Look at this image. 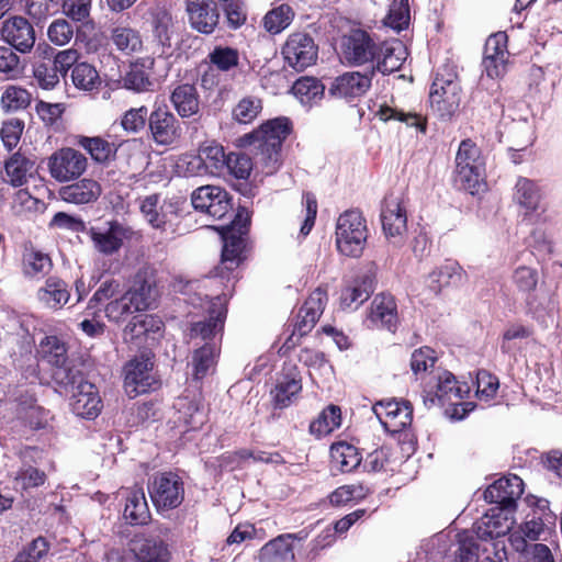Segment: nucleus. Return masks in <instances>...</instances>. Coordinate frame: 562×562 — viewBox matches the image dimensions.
<instances>
[{
	"instance_id": "nucleus-1",
	"label": "nucleus",
	"mask_w": 562,
	"mask_h": 562,
	"mask_svg": "<svg viewBox=\"0 0 562 562\" xmlns=\"http://www.w3.org/2000/svg\"><path fill=\"white\" fill-rule=\"evenodd\" d=\"M290 132L291 122L282 116L267 121L249 135L257 148L256 165L261 166V173L269 176L279 169L281 146Z\"/></svg>"
},
{
	"instance_id": "nucleus-2",
	"label": "nucleus",
	"mask_w": 562,
	"mask_h": 562,
	"mask_svg": "<svg viewBox=\"0 0 562 562\" xmlns=\"http://www.w3.org/2000/svg\"><path fill=\"white\" fill-rule=\"evenodd\" d=\"M382 43L374 34L353 27V67L366 66L363 74L353 71V94H364L375 74L374 61L380 57Z\"/></svg>"
},
{
	"instance_id": "nucleus-3",
	"label": "nucleus",
	"mask_w": 562,
	"mask_h": 562,
	"mask_svg": "<svg viewBox=\"0 0 562 562\" xmlns=\"http://www.w3.org/2000/svg\"><path fill=\"white\" fill-rule=\"evenodd\" d=\"M485 160L481 149L471 139L461 142L456 156V183L475 194L485 188Z\"/></svg>"
},
{
	"instance_id": "nucleus-4",
	"label": "nucleus",
	"mask_w": 562,
	"mask_h": 562,
	"mask_svg": "<svg viewBox=\"0 0 562 562\" xmlns=\"http://www.w3.org/2000/svg\"><path fill=\"white\" fill-rule=\"evenodd\" d=\"M40 360L52 368V378L56 384L68 389L77 382L79 370L70 366L66 342L57 336L43 337L36 348Z\"/></svg>"
},
{
	"instance_id": "nucleus-5",
	"label": "nucleus",
	"mask_w": 562,
	"mask_h": 562,
	"mask_svg": "<svg viewBox=\"0 0 562 562\" xmlns=\"http://www.w3.org/2000/svg\"><path fill=\"white\" fill-rule=\"evenodd\" d=\"M382 229L386 239L394 246L404 244L407 232V210L402 193L385 196L381 211Z\"/></svg>"
},
{
	"instance_id": "nucleus-6",
	"label": "nucleus",
	"mask_w": 562,
	"mask_h": 562,
	"mask_svg": "<svg viewBox=\"0 0 562 562\" xmlns=\"http://www.w3.org/2000/svg\"><path fill=\"white\" fill-rule=\"evenodd\" d=\"M47 167L53 179L65 183L79 179L86 172L88 158L75 148L64 147L49 156Z\"/></svg>"
},
{
	"instance_id": "nucleus-7",
	"label": "nucleus",
	"mask_w": 562,
	"mask_h": 562,
	"mask_svg": "<svg viewBox=\"0 0 562 562\" xmlns=\"http://www.w3.org/2000/svg\"><path fill=\"white\" fill-rule=\"evenodd\" d=\"M460 86L454 75L445 77L437 74L429 92V103L435 113L441 119H450L460 104Z\"/></svg>"
},
{
	"instance_id": "nucleus-8",
	"label": "nucleus",
	"mask_w": 562,
	"mask_h": 562,
	"mask_svg": "<svg viewBox=\"0 0 562 562\" xmlns=\"http://www.w3.org/2000/svg\"><path fill=\"white\" fill-rule=\"evenodd\" d=\"M148 492L158 510L177 508L184 498L183 482L172 472L156 474L148 485Z\"/></svg>"
},
{
	"instance_id": "nucleus-9",
	"label": "nucleus",
	"mask_w": 562,
	"mask_h": 562,
	"mask_svg": "<svg viewBox=\"0 0 562 562\" xmlns=\"http://www.w3.org/2000/svg\"><path fill=\"white\" fill-rule=\"evenodd\" d=\"M153 361L148 353H140L127 361L123 368L124 389L130 397H135L155 389Z\"/></svg>"
},
{
	"instance_id": "nucleus-10",
	"label": "nucleus",
	"mask_w": 562,
	"mask_h": 562,
	"mask_svg": "<svg viewBox=\"0 0 562 562\" xmlns=\"http://www.w3.org/2000/svg\"><path fill=\"white\" fill-rule=\"evenodd\" d=\"M286 64L296 71H303L317 60L318 47L307 33L291 34L282 47Z\"/></svg>"
},
{
	"instance_id": "nucleus-11",
	"label": "nucleus",
	"mask_w": 562,
	"mask_h": 562,
	"mask_svg": "<svg viewBox=\"0 0 562 562\" xmlns=\"http://www.w3.org/2000/svg\"><path fill=\"white\" fill-rule=\"evenodd\" d=\"M373 412L384 429L391 434L402 432L413 422V406L405 400L381 401L373 406Z\"/></svg>"
},
{
	"instance_id": "nucleus-12",
	"label": "nucleus",
	"mask_w": 562,
	"mask_h": 562,
	"mask_svg": "<svg viewBox=\"0 0 562 562\" xmlns=\"http://www.w3.org/2000/svg\"><path fill=\"white\" fill-rule=\"evenodd\" d=\"M368 328H381L395 333L400 324L395 297L389 292L378 293L363 321Z\"/></svg>"
},
{
	"instance_id": "nucleus-13",
	"label": "nucleus",
	"mask_w": 562,
	"mask_h": 562,
	"mask_svg": "<svg viewBox=\"0 0 562 562\" xmlns=\"http://www.w3.org/2000/svg\"><path fill=\"white\" fill-rule=\"evenodd\" d=\"M191 203L196 211L204 212L213 218H223L231 210L229 193L216 186H202L191 194Z\"/></svg>"
},
{
	"instance_id": "nucleus-14",
	"label": "nucleus",
	"mask_w": 562,
	"mask_h": 562,
	"mask_svg": "<svg viewBox=\"0 0 562 562\" xmlns=\"http://www.w3.org/2000/svg\"><path fill=\"white\" fill-rule=\"evenodd\" d=\"M190 27L198 33L211 35L220 24L217 0H184Z\"/></svg>"
},
{
	"instance_id": "nucleus-15",
	"label": "nucleus",
	"mask_w": 562,
	"mask_h": 562,
	"mask_svg": "<svg viewBox=\"0 0 562 562\" xmlns=\"http://www.w3.org/2000/svg\"><path fill=\"white\" fill-rule=\"evenodd\" d=\"M524 493L522 480L515 475L504 476L491 484L484 492V499L496 504L498 510H514L517 499ZM495 508L491 512L494 513Z\"/></svg>"
},
{
	"instance_id": "nucleus-16",
	"label": "nucleus",
	"mask_w": 562,
	"mask_h": 562,
	"mask_svg": "<svg viewBox=\"0 0 562 562\" xmlns=\"http://www.w3.org/2000/svg\"><path fill=\"white\" fill-rule=\"evenodd\" d=\"M148 130L153 140L162 146L173 144L181 136L179 120L167 105H156L149 113Z\"/></svg>"
},
{
	"instance_id": "nucleus-17",
	"label": "nucleus",
	"mask_w": 562,
	"mask_h": 562,
	"mask_svg": "<svg viewBox=\"0 0 562 562\" xmlns=\"http://www.w3.org/2000/svg\"><path fill=\"white\" fill-rule=\"evenodd\" d=\"M68 387L72 389L70 407L75 415L87 419H93L100 414L102 401L98 389L94 384L85 381L80 371L77 382Z\"/></svg>"
},
{
	"instance_id": "nucleus-18",
	"label": "nucleus",
	"mask_w": 562,
	"mask_h": 562,
	"mask_svg": "<svg viewBox=\"0 0 562 562\" xmlns=\"http://www.w3.org/2000/svg\"><path fill=\"white\" fill-rule=\"evenodd\" d=\"M153 531L137 533L131 540V551L138 562H168L169 551L160 535L167 529L158 528Z\"/></svg>"
},
{
	"instance_id": "nucleus-19",
	"label": "nucleus",
	"mask_w": 562,
	"mask_h": 562,
	"mask_svg": "<svg viewBox=\"0 0 562 562\" xmlns=\"http://www.w3.org/2000/svg\"><path fill=\"white\" fill-rule=\"evenodd\" d=\"M209 318L191 324L190 339L201 338L205 342H216V336L221 335L227 314V308L220 296L211 303Z\"/></svg>"
},
{
	"instance_id": "nucleus-20",
	"label": "nucleus",
	"mask_w": 562,
	"mask_h": 562,
	"mask_svg": "<svg viewBox=\"0 0 562 562\" xmlns=\"http://www.w3.org/2000/svg\"><path fill=\"white\" fill-rule=\"evenodd\" d=\"M154 67V56L139 57L130 64L128 70L119 82H122L123 88L137 93L153 91L155 85L151 78Z\"/></svg>"
},
{
	"instance_id": "nucleus-21",
	"label": "nucleus",
	"mask_w": 562,
	"mask_h": 562,
	"mask_svg": "<svg viewBox=\"0 0 562 562\" xmlns=\"http://www.w3.org/2000/svg\"><path fill=\"white\" fill-rule=\"evenodd\" d=\"M1 36L20 53L30 52L35 44V31L32 24L22 16L5 20L1 27Z\"/></svg>"
},
{
	"instance_id": "nucleus-22",
	"label": "nucleus",
	"mask_w": 562,
	"mask_h": 562,
	"mask_svg": "<svg viewBox=\"0 0 562 562\" xmlns=\"http://www.w3.org/2000/svg\"><path fill=\"white\" fill-rule=\"evenodd\" d=\"M326 301V292L319 288L310 294L299 311L293 335L297 334L300 337H303L314 328L324 312Z\"/></svg>"
},
{
	"instance_id": "nucleus-23",
	"label": "nucleus",
	"mask_w": 562,
	"mask_h": 562,
	"mask_svg": "<svg viewBox=\"0 0 562 562\" xmlns=\"http://www.w3.org/2000/svg\"><path fill=\"white\" fill-rule=\"evenodd\" d=\"M102 194L101 184L92 178L77 179L58 190L61 201L75 205H89L98 201Z\"/></svg>"
},
{
	"instance_id": "nucleus-24",
	"label": "nucleus",
	"mask_w": 562,
	"mask_h": 562,
	"mask_svg": "<svg viewBox=\"0 0 562 562\" xmlns=\"http://www.w3.org/2000/svg\"><path fill=\"white\" fill-rule=\"evenodd\" d=\"M139 210L146 222L155 229L166 231L176 216L172 203H160L159 194H150L139 202Z\"/></svg>"
},
{
	"instance_id": "nucleus-25",
	"label": "nucleus",
	"mask_w": 562,
	"mask_h": 562,
	"mask_svg": "<svg viewBox=\"0 0 562 562\" xmlns=\"http://www.w3.org/2000/svg\"><path fill=\"white\" fill-rule=\"evenodd\" d=\"M131 234V228L116 221L110 222L109 228L104 232L97 231L95 228L90 229L93 247L105 256L117 252L122 248L124 240L130 238Z\"/></svg>"
},
{
	"instance_id": "nucleus-26",
	"label": "nucleus",
	"mask_w": 562,
	"mask_h": 562,
	"mask_svg": "<svg viewBox=\"0 0 562 562\" xmlns=\"http://www.w3.org/2000/svg\"><path fill=\"white\" fill-rule=\"evenodd\" d=\"M164 327L162 321L150 314H140L134 316L123 330V339L125 342L140 347L146 340L155 334L161 331Z\"/></svg>"
},
{
	"instance_id": "nucleus-27",
	"label": "nucleus",
	"mask_w": 562,
	"mask_h": 562,
	"mask_svg": "<svg viewBox=\"0 0 562 562\" xmlns=\"http://www.w3.org/2000/svg\"><path fill=\"white\" fill-rule=\"evenodd\" d=\"M541 191L538 184L528 178L519 177L514 191V201L525 209L522 221L532 223L533 215L543 212L541 206Z\"/></svg>"
},
{
	"instance_id": "nucleus-28",
	"label": "nucleus",
	"mask_w": 562,
	"mask_h": 562,
	"mask_svg": "<svg viewBox=\"0 0 562 562\" xmlns=\"http://www.w3.org/2000/svg\"><path fill=\"white\" fill-rule=\"evenodd\" d=\"M436 379V394L431 397H424L426 406L435 405L436 401L441 405L453 403V401L462 400L470 391L469 386L465 383L460 384L451 372L442 371L437 374Z\"/></svg>"
},
{
	"instance_id": "nucleus-29",
	"label": "nucleus",
	"mask_w": 562,
	"mask_h": 562,
	"mask_svg": "<svg viewBox=\"0 0 562 562\" xmlns=\"http://www.w3.org/2000/svg\"><path fill=\"white\" fill-rule=\"evenodd\" d=\"M175 423L182 424L187 430L200 428L205 423V414L195 396H180L173 403Z\"/></svg>"
},
{
	"instance_id": "nucleus-30",
	"label": "nucleus",
	"mask_w": 562,
	"mask_h": 562,
	"mask_svg": "<svg viewBox=\"0 0 562 562\" xmlns=\"http://www.w3.org/2000/svg\"><path fill=\"white\" fill-rule=\"evenodd\" d=\"M169 100L182 119L196 115L200 112V95L198 89L192 83H180L173 88Z\"/></svg>"
},
{
	"instance_id": "nucleus-31",
	"label": "nucleus",
	"mask_w": 562,
	"mask_h": 562,
	"mask_svg": "<svg viewBox=\"0 0 562 562\" xmlns=\"http://www.w3.org/2000/svg\"><path fill=\"white\" fill-rule=\"evenodd\" d=\"M467 272L457 261L448 259L429 273V288L437 294L442 286L461 285L467 281Z\"/></svg>"
},
{
	"instance_id": "nucleus-32",
	"label": "nucleus",
	"mask_w": 562,
	"mask_h": 562,
	"mask_svg": "<svg viewBox=\"0 0 562 562\" xmlns=\"http://www.w3.org/2000/svg\"><path fill=\"white\" fill-rule=\"evenodd\" d=\"M35 171V162L21 153L13 154L4 165V182L22 187Z\"/></svg>"
},
{
	"instance_id": "nucleus-33",
	"label": "nucleus",
	"mask_w": 562,
	"mask_h": 562,
	"mask_svg": "<svg viewBox=\"0 0 562 562\" xmlns=\"http://www.w3.org/2000/svg\"><path fill=\"white\" fill-rule=\"evenodd\" d=\"M302 391L301 378L294 373L283 374L278 378L271 396L276 408L289 407Z\"/></svg>"
},
{
	"instance_id": "nucleus-34",
	"label": "nucleus",
	"mask_w": 562,
	"mask_h": 562,
	"mask_svg": "<svg viewBox=\"0 0 562 562\" xmlns=\"http://www.w3.org/2000/svg\"><path fill=\"white\" fill-rule=\"evenodd\" d=\"M378 266L371 260L359 267L353 277V302H366L374 292L378 283Z\"/></svg>"
},
{
	"instance_id": "nucleus-35",
	"label": "nucleus",
	"mask_w": 562,
	"mask_h": 562,
	"mask_svg": "<svg viewBox=\"0 0 562 562\" xmlns=\"http://www.w3.org/2000/svg\"><path fill=\"white\" fill-rule=\"evenodd\" d=\"M18 418L31 429H42L48 425L50 414L36 404L32 396L21 397L16 406Z\"/></svg>"
},
{
	"instance_id": "nucleus-36",
	"label": "nucleus",
	"mask_w": 562,
	"mask_h": 562,
	"mask_svg": "<svg viewBox=\"0 0 562 562\" xmlns=\"http://www.w3.org/2000/svg\"><path fill=\"white\" fill-rule=\"evenodd\" d=\"M512 280L517 290L526 294V303L529 311L537 313L539 305L535 303L532 292L536 290L539 281L538 270L528 266H518L513 272Z\"/></svg>"
},
{
	"instance_id": "nucleus-37",
	"label": "nucleus",
	"mask_w": 562,
	"mask_h": 562,
	"mask_svg": "<svg viewBox=\"0 0 562 562\" xmlns=\"http://www.w3.org/2000/svg\"><path fill=\"white\" fill-rule=\"evenodd\" d=\"M70 297L68 286L65 281L50 277L45 281V285L38 289L37 299L46 307L52 310L61 308Z\"/></svg>"
},
{
	"instance_id": "nucleus-38",
	"label": "nucleus",
	"mask_w": 562,
	"mask_h": 562,
	"mask_svg": "<svg viewBox=\"0 0 562 562\" xmlns=\"http://www.w3.org/2000/svg\"><path fill=\"white\" fill-rule=\"evenodd\" d=\"M134 305V311H145L151 306L157 296L154 281L138 273L133 286L125 293Z\"/></svg>"
},
{
	"instance_id": "nucleus-39",
	"label": "nucleus",
	"mask_w": 562,
	"mask_h": 562,
	"mask_svg": "<svg viewBox=\"0 0 562 562\" xmlns=\"http://www.w3.org/2000/svg\"><path fill=\"white\" fill-rule=\"evenodd\" d=\"M406 58V49L400 41L382 43L380 57L374 61L375 71L389 75L401 69Z\"/></svg>"
},
{
	"instance_id": "nucleus-40",
	"label": "nucleus",
	"mask_w": 562,
	"mask_h": 562,
	"mask_svg": "<svg viewBox=\"0 0 562 562\" xmlns=\"http://www.w3.org/2000/svg\"><path fill=\"white\" fill-rule=\"evenodd\" d=\"M123 516L131 525H145L149 520L150 513L143 488L128 491Z\"/></svg>"
},
{
	"instance_id": "nucleus-41",
	"label": "nucleus",
	"mask_w": 562,
	"mask_h": 562,
	"mask_svg": "<svg viewBox=\"0 0 562 562\" xmlns=\"http://www.w3.org/2000/svg\"><path fill=\"white\" fill-rule=\"evenodd\" d=\"M259 562H292L294 552L291 536H278L267 542L259 551Z\"/></svg>"
},
{
	"instance_id": "nucleus-42",
	"label": "nucleus",
	"mask_w": 562,
	"mask_h": 562,
	"mask_svg": "<svg viewBox=\"0 0 562 562\" xmlns=\"http://www.w3.org/2000/svg\"><path fill=\"white\" fill-rule=\"evenodd\" d=\"M227 155L215 140H206L199 148V158L212 175H224Z\"/></svg>"
},
{
	"instance_id": "nucleus-43",
	"label": "nucleus",
	"mask_w": 562,
	"mask_h": 562,
	"mask_svg": "<svg viewBox=\"0 0 562 562\" xmlns=\"http://www.w3.org/2000/svg\"><path fill=\"white\" fill-rule=\"evenodd\" d=\"M110 38L116 49L124 55L139 53L143 48L140 33L131 26L117 25L113 27Z\"/></svg>"
},
{
	"instance_id": "nucleus-44",
	"label": "nucleus",
	"mask_w": 562,
	"mask_h": 562,
	"mask_svg": "<svg viewBox=\"0 0 562 562\" xmlns=\"http://www.w3.org/2000/svg\"><path fill=\"white\" fill-rule=\"evenodd\" d=\"M341 425V409L339 406L330 404L325 407L318 416L310 424V432L321 438L333 432Z\"/></svg>"
},
{
	"instance_id": "nucleus-45",
	"label": "nucleus",
	"mask_w": 562,
	"mask_h": 562,
	"mask_svg": "<svg viewBox=\"0 0 562 562\" xmlns=\"http://www.w3.org/2000/svg\"><path fill=\"white\" fill-rule=\"evenodd\" d=\"M292 91L302 104L312 106L323 99L325 86L316 78L302 77L294 82Z\"/></svg>"
},
{
	"instance_id": "nucleus-46",
	"label": "nucleus",
	"mask_w": 562,
	"mask_h": 562,
	"mask_svg": "<svg viewBox=\"0 0 562 562\" xmlns=\"http://www.w3.org/2000/svg\"><path fill=\"white\" fill-rule=\"evenodd\" d=\"M78 145L87 150L91 158L99 164H103L112 159L117 150L114 143L100 136H81L78 140Z\"/></svg>"
},
{
	"instance_id": "nucleus-47",
	"label": "nucleus",
	"mask_w": 562,
	"mask_h": 562,
	"mask_svg": "<svg viewBox=\"0 0 562 562\" xmlns=\"http://www.w3.org/2000/svg\"><path fill=\"white\" fill-rule=\"evenodd\" d=\"M220 353L217 342H204L203 346L195 349L192 355L191 364L195 379H203L209 370L215 364L216 357Z\"/></svg>"
},
{
	"instance_id": "nucleus-48",
	"label": "nucleus",
	"mask_w": 562,
	"mask_h": 562,
	"mask_svg": "<svg viewBox=\"0 0 562 562\" xmlns=\"http://www.w3.org/2000/svg\"><path fill=\"white\" fill-rule=\"evenodd\" d=\"M223 243L222 265L226 270L233 271L240 262V255L245 247L244 235L225 232Z\"/></svg>"
},
{
	"instance_id": "nucleus-49",
	"label": "nucleus",
	"mask_w": 562,
	"mask_h": 562,
	"mask_svg": "<svg viewBox=\"0 0 562 562\" xmlns=\"http://www.w3.org/2000/svg\"><path fill=\"white\" fill-rule=\"evenodd\" d=\"M220 12L225 18V23L229 30L240 29L248 18L246 0H217Z\"/></svg>"
},
{
	"instance_id": "nucleus-50",
	"label": "nucleus",
	"mask_w": 562,
	"mask_h": 562,
	"mask_svg": "<svg viewBox=\"0 0 562 562\" xmlns=\"http://www.w3.org/2000/svg\"><path fill=\"white\" fill-rule=\"evenodd\" d=\"M46 480L47 475L44 471L32 465H23L14 476V488L25 496L33 488L44 485Z\"/></svg>"
},
{
	"instance_id": "nucleus-51",
	"label": "nucleus",
	"mask_w": 562,
	"mask_h": 562,
	"mask_svg": "<svg viewBox=\"0 0 562 562\" xmlns=\"http://www.w3.org/2000/svg\"><path fill=\"white\" fill-rule=\"evenodd\" d=\"M71 81L77 89L82 91L97 90L101 85L99 72L88 63H79L74 66Z\"/></svg>"
},
{
	"instance_id": "nucleus-52",
	"label": "nucleus",
	"mask_w": 562,
	"mask_h": 562,
	"mask_svg": "<svg viewBox=\"0 0 562 562\" xmlns=\"http://www.w3.org/2000/svg\"><path fill=\"white\" fill-rule=\"evenodd\" d=\"M293 18L292 8L283 3L266 13L262 20L263 27L270 34H279L291 24Z\"/></svg>"
},
{
	"instance_id": "nucleus-53",
	"label": "nucleus",
	"mask_w": 562,
	"mask_h": 562,
	"mask_svg": "<svg viewBox=\"0 0 562 562\" xmlns=\"http://www.w3.org/2000/svg\"><path fill=\"white\" fill-rule=\"evenodd\" d=\"M154 34L156 37V48L153 54L157 57H164L168 55L170 48L168 29L171 23L170 14L162 10L159 11L154 18Z\"/></svg>"
},
{
	"instance_id": "nucleus-54",
	"label": "nucleus",
	"mask_w": 562,
	"mask_h": 562,
	"mask_svg": "<svg viewBox=\"0 0 562 562\" xmlns=\"http://www.w3.org/2000/svg\"><path fill=\"white\" fill-rule=\"evenodd\" d=\"M370 238L367 220L353 209V258L371 251Z\"/></svg>"
},
{
	"instance_id": "nucleus-55",
	"label": "nucleus",
	"mask_w": 562,
	"mask_h": 562,
	"mask_svg": "<svg viewBox=\"0 0 562 562\" xmlns=\"http://www.w3.org/2000/svg\"><path fill=\"white\" fill-rule=\"evenodd\" d=\"M254 167L261 171V166L252 162L251 158L245 153H228L225 165V172L234 176L236 179H247Z\"/></svg>"
},
{
	"instance_id": "nucleus-56",
	"label": "nucleus",
	"mask_w": 562,
	"mask_h": 562,
	"mask_svg": "<svg viewBox=\"0 0 562 562\" xmlns=\"http://www.w3.org/2000/svg\"><path fill=\"white\" fill-rule=\"evenodd\" d=\"M149 112L146 105L131 108L120 119V126L128 134L142 132L148 124Z\"/></svg>"
},
{
	"instance_id": "nucleus-57",
	"label": "nucleus",
	"mask_w": 562,
	"mask_h": 562,
	"mask_svg": "<svg viewBox=\"0 0 562 562\" xmlns=\"http://www.w3.org/2000/svg\"><path fill=\"white\" fill-rule=\"evenodd\" d=\"M207 57L211 65L220 71H229L239 63L238 50L229 46H215Z\"/></svg>"
},
{
	"instance_id": "nucleus-58",
	"label": "nucleus",
	"mask_w": 562,
	"mask_h": 562,
	"mask_svg": "<svg viewBox=\"0 0 562 562\" xmlns=\"http://www.w3.org/2000/svg\"><path fill=\"white\" fill-rule=\"evenodd\" d=\"M384 24L397 32L406 29L409 23L408 0H391Z\"/></svg>"
},
{
	"instance_id": "nucleus-59",
	"label": "nucleus",
	"mask_w": 562,
	"mask_h": 562,
	"mask_svg": "<svg viewBox=\"0 0 562 562\" xmlns=\"http://www.w3.org/2000/svg\"><path fill=\"white\" fill-rule=\"evenodd\" d=\"M458 550L456 551V562H477L479 544L469 530L458 533Z\"/></svg>"
},
{
	"instance_id": "nucleus-60",
	"label": "nucleus",
	"mask_w": 562,
	"mask_h": 562,
	"mask_svg": "<svg viewBox=\"0 0 562 562\" xmlns=\"http://www.w3.org/2000/svg\"><path fill=\"white\" fill-rule=\"evenodd\" d=\"M337 250L347 257L351 256V215L345 211L337 220L336 225Z\"/></svg>"
},
{
	"instance_id": "nucleus-61",
	"label": "nucleus",
	"mask_w": 562,
	"mask_h": 562,
	"mask_svg": "<svg viewBox=\"0 0 562 562\" xmlns=\"http://www.w3.org/2000/svg\"><path fill=\"white\" fill-rule=\"evenodd\" d=\"M520 531L526 539L537 541L547 540V537L551 532V528L542 517L533 513L527 516L525 522L520 526Z\"/></svg>"
},
{
	"instance_id": "nucleus-62",
	"label": "nucleus",
	"mask_w": 562,
	"mask_h": 562,
	"mask_svg": "<svg viewBox=\"0 0 562 562\" xmlns=\"http://www.w3.org/2000/svg\"><path fill=\"white\" fill-rule=\"evenodd\" d=\"M261 109L262 105L260 99L246 97L236 104L233 110V116L239 123L247 124L257 117Z\"/></svg>"
},
{
	"instance_id": "nucleus-63",
	"label": "nucleus",
	"mask_w": 562,
	"mask_h": 562,
	"mask_svg": "<svg viewBox=\"0 0 562 562\" xmlns=\"http://www.w3.org/2000/svg\"><path fill=\"white\" fill-rule=\"evenodd\" d=\"M31 102V94L27 90L19 87H8L1 97V104L5 111L25 109Z\"/></svg>"
},
{
	"instance_id": "nucleus-64",
	"label": "nucleus",
	"mask_w": 562,
	"mask_h": 562,
	"mask_svg": "<svg viewBox=\"0 0 562 562\" xmlns=\"http://www.w3.org/2000/svg\"><path fill=\"white\" fill-rule=\"evenodd\" d=\"M48 550V541L44 537H37L16 554L13 562H37Z\"/></svg>"
}]
</instances>
